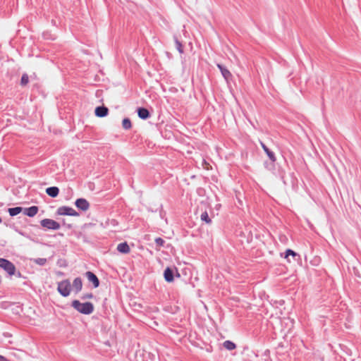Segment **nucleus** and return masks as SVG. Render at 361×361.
<instances>
[{"instance_id": "f257e3e1", "label": "nucleus", "mask_w": 361, "mask_h": 361, "mask_svg": "<svg viewBox=\"0 0 361 361\" xmlns=\"http://www.w3.org/2000/svg\"><path fill=\"white\" fill-rule=\"evenodd\" d=\"M72 307L84 314H90L94 311V305L90 302L82 303L79 300H75L72 302Z\"/></svg>"}, {"instance_id": "393cba45", "label": "nucleus", "mask_w": 361, "mask_h": 361, "mask_svg": "<svg viewBox=\"0 0 361 361\" xmlns=\"http://www.w3.org/2000/svg\"><path fill=\"white\" fill-rule=\"evenodd\" d=\"M164 243L165 241L161 238H157L155 239V243L159 247L163 246Z\"/></svg>"}, {"instance_id": "9b49d317", "label": "nucleus", "mask_w": 361, "mask_h": 361, "mask_svg": "<svg viewBox=\"0 0 361 361\" xmlns=\"http://www.w3.org/2000/svg\"><path fill=\"white\" fill-rule=\"evenodd\" d=\"M72 287L76 293H79L82 288V279L80 277L75 278L73 280Z\"/></svg>"}, {"instance_id": "6ab92c4d", "label": "nucleus", "mask_w": 361, "mask_h": 361, "mask_svg": "<svg viewBox=\"0 0 361 361\" xmlns=\"http://www.w3.org/2000/svg\"><path fill=\"white\" fill-rule=\"evenodd\" d=\"M123 128L126 130L130 129L132 127L131 121L128 118H125L122 122Z\"/></svg>"}, {"instance_id": "9d476101", "label": "nucleus", "mask_w": 361, "mask_h": 361, "mask_svg": "<svg viewBox=\"0 0 361 361\" xmlns=\"http://www.w3.org/2000/svg\"><path fill=\"white\" fill-rule=\"evenodd\" d=\"M38 210L39 209L37 206H32L28 208H25L23 213L29 217H33L37 214Z\"/></svg>"}, {"instance_id": "6e6552de", "label": "nucleus", "mask_w": 361, "mask_h": 361, "mask_svg": "<svg viewBox=\"0 0 361 361\" xmlns=\"http://www.w3.org/2000/svg\"><path fill=\"white\" fill-rule=\"evenodd\" d=\"M88 281L93 283L94 288H97L99 286V281L97 276L92 271H87L85 273Z\"/></svg>"}, {"instance_id": "dca6fc26", "label": "nucleus", "mask_w": 361, "mask_h": 361, "mask_svg": "<svg viewBox=\"0 0 361 361\" xmlns=\"http://www.w3.org/2000/svg\"><path fill=\"white\" fill-rule=\"evenodd\" d=\"M138 116L142 119H147L150 116L149 111L143 107L137 109Z\"/></svg>"}, {"instance_id": "4be33fe9", "label": "nucleus", "mask_w": 361, "mask_h": 361, "mask_svg": "<svg viewBox=\"0 0 361 361\" xmlns=\"http://www.w3.org/2000/svg\"><path fill=\"white\" fill-rule=\"evenodd\" d=\"M28 82H29L28 75L27 74H23L21 77L20 84L22 85H25L28 83Z\"/></svg>"}, {"instance_id": "aec40b11", "label": "nucleus", "mask_w": 361, "mask_h": 361, "mask_svg": "<svg viewBox=\"0 0 361 361\" xmlns=\"http://www.w3.org/2000/svg\"><path fill=\"white\" fill-rule=\"evenodd\" d=\"M200 219L202 221L206 222L207 224H211L212 222V220L206 211L202 213L200 215Z\"/></svg>"}, {"instance_id": "2eb2a0df", "label": "nucleus", "mask_w": 361, "mask_h": 361, "mask_svg": "<svg viewBox=\"0 0 361 361\" xmlns=\"http://www.w3.org/2000/svg\"><path fill=\"white\" fill-rule=\"evenodd\" d=\"M164 276L167 282H172L173 281V271L171 268L167 267L164 270Z\"/></svg>"}, {"instance_id": "a878e982", "label": "nucleus", "mask_w": 361, "mask_h": 361, "mask_svg": "<svg viewBox=\"0 0 361 361\" xmlns=\"http://www.w3.org/2000/svg\"><path fill=\"white\" fill-rule=\"evenodd\" d=\"M93 295L92 293L86 294L82 297V299L92 298Z\"/></svg>"}, {"instance_id": "c85d7f7f", "label": "nucleus", "mask_w": 361, "mask_h": 361, "mask_svg": "<svg viewBox=\"0 0 361 361\" xmlns=\"http://www.w3.org/2000/svg\"><path fill=\"white\" fill-rule=\"evenodd\" d=\"M19 234H20L21 235H25L24 233L22 232V231H18Z\"/></svg>"}, {"instance_id": "39448f33", "label": "nucleus", "mask_w": 361, "mask_h": 361, "mask_svg": "<svg viewBox=\"0 0 361 361\" xmlns=\"http://www.w3.org/2000/svg\"><path fill=\"white\" fill-rule=\"evenodd\" d=\"M57 214L59 215H66L71 216H78L79 213L76 212L74 209L67 206H62L58 208L56 211Z\"/></svg>"}, {"instance_id": "f3484780", "label": "nucleus", "mask_w": 361, "mask_h": 361, "mask_svg": "<svg viewBox=\"0 0 361 361\" xmlns=\"http://www.w3.org/2000/svg\"><path fill=\"white\" fill-rule=\"evenodd\" d=\"M22 210H23V208L20 207H12V208L8 209V213H9L10 216H16L17 214H20L22 212Z\"/></svg>"}, {"instance_id": "cd10ccee", "label": "nucleus", "mask_w": 361, "mask_h": 361, "mask_svg": "<svg viewBox=\"0 0 361 361\" xmlns=\"http://www.w3.org/2000/svg\"><path fill=\"white\" fill-rule=\"evenodd\" d=\"M0 361H8V360L4 356L0 355Z\"/></svg>"}, {"instance_id": "ddd939ff", "label": "nucleus", "mask_w": 361, "mask_h": 361, "mask_svg": "<svg viewBox=\"0 0 361 361\" xmlns=\"http://www.w3.org/2000/svg\"><path fill=\"white\" fill-rule=\"evenodd\" d=\"M117 250L123 254H127L130 252V247L126 242L121 243L117 245Z\"/></svg>"}, {"instance_id": "5701e85b", "label": "nucleus", "mask_w": 361, "mask_h": 361, "mask_svg": "<svg viewBox=\"0 0 361 361\" xmlns=\"http://www.w3.org/2000/svg\"><path fill=\"white\" fill-rule=\"evenodd\" d=\"M34 261L37 264L40 265V266H44L47 262V259L46 258H37V259H35Z\"/></svg>"}, {"instance_id": "412c9836", "label": "nucleus", "mask_w": 361, "mask_h": 361, "mask_svg": "<svg viewBox=\"0 0 361 361\" xmlns=\"http://www.w3.org/2000/svg\"><path fill=\"white\" fill-rule=\"evenodd\" d=\"M174 39H175L176 49H178V51L180 54H183V45H182L181 42L176 37H174Z\"/></svg>"}, {"instance_id": "7ed1b4c3", "label": "nucleus", "mask_w": 361, "mask_h": 361, "mask_svg": "<svg viewBox=\"0 0 361 361\" xmlns=\"http://www.w3.org/2000/svg\"><path fill=\"white\" fill-rule=\"evenodd\" d=\"M0 268L6 271L9 276H13L16 272L15 265L8 259L0 258Z\"/></svg>"}, {"instance_id": "b1692460", "label": "nucleus", "mask_w": 361, "mask_h": 361, "mask_svg": "<svg viewBox=\"0 0 361 361\" xmlns=\"http://www.w3.org/2000/svg\"><path fill=\"white\" fill-rule=\"evenodd\" d=\"M290 255H291L293 257H295L298 255V254L296 252H295L293 250H292L290 249H288L286 251L285 258H288V256H290Z\"/></svg>"}, {"instance_id": "f03ea898", "label": "nucleus", "mask_w": 361, "mask_h": 361, "mask_svg": "<svg viewBox=\"0 0 361 361\" xmlns=\"http://www.w3.org/2000/svg\"><path fill=\"white\" fill-rule=\"evenodd\" d=\"M57 290L63 297H67L71 293V283L68 279L58 283Z\"/></svg>"}, {"instance_id": "1a4fd4ad", "label": "nucleus", "mask_w": 361, "mask_h": 361, "mask_svg": "<svg viewBox=\"0 0 361 361\" xmlns=\"http://www.w3.org/2000/svg\"><path fill=\"white\" fill-rule=\"evenodd\" d=\"M109 109L105 106H99L95 109L94 114L97 117H104L108 115Z\"/></svg>"}, {"instance_id": "c756f323", "label": "nucleus", "mask_w": 361, "mask_h": 361, "mask_svg": "<svg viewBox=\"0 0 361 361\" xmlns=\"http://www.w3.org/2000/svg\"><path fill=\"white\" fill-rule=\"evenodd\" d=\"M18 277H20V276H21V274H20V272H18Z\"/></svg>"}, {"instance_id": "0eeeda50", "label": "nucleus", "mask_w": 361, "mask_h": 361, "mask_svg": "<svg viewBox=\"0 0 361 361\" xmlns=\"http://www.w3.org/2000/svg\"><path fill=\"white\" fill-rule=\"evenodd\" d=\"M269 159L271 161V164H268L267 163H264L265 167L269 170H273L274 169V162L276 161V157L275 156V154L271 151L269 149H265L264 152Z\"/></svg>"}, {"instance_id": "a211bd4d", "label": "nucleus", "mask_w": 361, "mask_h": 361, "mask_svg": "<svg viewBox=\"0 0 361 361\" xmlns=\"http://www.w3.org/2000/svg\"><path fill=\"white\" fill-rule=\"evenodd\" d=\"M223 345L226 349L228 350H234L236 348L235 344L231 341H224Z\"/></svg>"}, {"instance_id": "f8f14e48", "label": "nucleus", "mask_w": 361, "mask_h": 361, "mask_svg": "<svg viewBox=\"0 0 361 361\" xmlns=\"http://www.w3.org/2000/svg\"><path fill=\"white\" fill-rule=\"evenodd\" d=\"M217 67L220 70L223 77L225 78L226 80H228L231 78V72L224 66L221 64H217Z\"/></svg>"}, {"instance_id": "20e7f679", "label": "nucleus", "mask_w": 361, "mask_h": 361, "mask_svg": "<svg viewBox=\"0 0 361 361\" xmlns=\"http://www.w3.org/2000/svg\"><path fill=\"white\" fill-rule=\"evenodd\" d=\"M40 224L42 227L49 230H59L61 227L59 223L50 219H42L40 221Z\"/></svg>"}, {"instance_id": "7c9ffc66", "label": "nucleus", "mask_w": 361, "mask_h": 361, "mask_svg": "<svg viewBox=\"0 0 361 361\" xmlns=\"http://www.w3.org/2000/svg\"><path fill=\"white\" fill-rule=\"evenodd\" d=\"M1 222H2V219H1V218L0 217V223H1Z\"/></svg>"}, {"instance_id": "4468645a", "label": "nucleus", "mask_w": 361, "mask_h": 361, "mask_svg": "<svg viewBox=\"0 0 361 361\" xmlns=\"http://www.w3.org/2000/svg\"><path fill=\"white\" fill-rule=\"evenodd\" d=\"M46 192L49 196L56 197L59 193V189L56 186L49 187L46 189Z\"/></svg>"}, {"instance_id": "bb28decb", "label": "nucleus", "mask_w": 361, "mask_h": 361, "mask_svg": "<svg viewBox=\"0 0 361 361\" xmlns=\"http://www.w3.org/2000/svg\"><path fill=\"white\" fill-rule=\"evenodd\" d=\"M260 145L262 147V149H264V151L265 152V149H268L269 148L267 147V146L263 143L262 142H260Z\"/></svg>"}, {"instance_id": "423d86ee", "label": "nucleus", "mask_w": 361, "mask_h": 361, "mask_svg": "<svg viewBox=\"0 0 361 361\" xmlns=\"http://www.w3.org/2000/svg\"><path fill=\"white\" fill-rule=\"evenodd\" d=\"M75 205L78 209L85 212L90 208V203L84 198H78L75 202Z\"/></svg>"}]
</instances>
